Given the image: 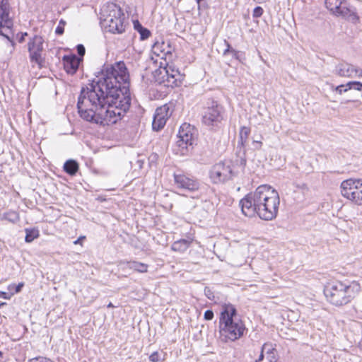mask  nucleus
Instances as JSON below:
<instances>
[{"label":"nucleus","instance_id":"f257e3e1","mask_svg":"<svg viewBox=\"0 0 362 362\" xmlns=\"http://www.w3.org/2000/svg\"><path fill=\"white\" fill-rule=\"evenodd\" d=\"M82 88L78 98L80 117L91 123L110 125L124 118L131 106L129 74L124 62L107 65L100 76Z\"/></svg>","mask_w":362,"mask_h":362},{"label":"nucleus","instance_id":"f03ea898","mask_svg":"<svg viewBox=\"0 0 362 362\" xmlns=\"http://www.w3.org/2000/svg\"><path fill=\"white\" fill-rule=\"evenodd\" d=\"M280 199L271 186L262 185L240 201L242 212L249 217L257 215L261 219L272 221L277 216Z\"/></svg>","mask_w":362,"mask_h":362},{"label":"nucleus","instance_id":"7ed1b4c3","mask_svg":"<svg viewBox=\"0 0 362 362\" xmlns=\"http://www.w3.org/2000/svg\"><path fill=\"white\" fill-rule=\"evenodd\" d=\"M218 327L219 338L225 343L240 339L246 330L245 324L238 317L236 308L230 303L222 305Z\"/></svg>","mask_w":362,"mask_h":362},{"label":"nucleus","instance_id":"20e7f679","mask_svg":"<svg viewBox=\"0 0 362 362\" xmlns=\"http://www.w3.org/2000/svg\"><path fill=\"white\" fill-rule=\"evenodd\" d=\"M359 291L360 285L356 281L346 283L334 281L325 285L324 294L332 305L342 306L350 303Z\"/></svg>","mask_w":362,"mask_h":362},{"label":"nucleus","instance_id":"39448f33","mask_svg":"<svg viewBox=\"0 0 362 362\" xmlns=\"http://www.w3.org/2000/svg\"><path fill=\"white\" fill-rule=\"evenodd\" d=\"M153 74L156 82L163 84L166 87L178 86L183 79V76L178 69L168 64H166L165 66L160 65Z\"/></svg>","mask_w":362,"mask_h":362},{"label":"nucleus","instance_id":"423d86ee","mask_svg":"<svg viewBox=\"0 0 362 362\" xmlns=\"http://www.w3.org/2000/svg\"><path fill=\"white\" fill-rule=\"evenodd\" d=\"M341 195L356 203L358 205L362 204V180L348 179L341 183Z\"/></svg>","mask_w":362,"mask_h":362},{"label":"nucleus","instance_id":"0eeeda50","mask_svg":"<svg viewBox=\"0 0 362 362\" xmlns=\"http://www.w3.org/2000/svg\"><path fill=\"white\" fill-rule=\"evenodd\" d=\"M210 178L215 184L223 183L236 176L233 165L230 160L215 164L210 170Z\"/></svg>","mask_w":362,"mask_h":362},{"label":"nucleus","instance_id":"6e6552de","mask_svg":"<svg viewBox=\"0 0 362 362\" xmlns=\"http://www.w3.org/2000/svg\"><path fill=\"white\" fill-rule=\"evenodd\" d=\"M110 13L104 19L107 30L112 33H122L124 31V13L120 7L112 5Z\"/></svg>","mask_w":362,"mask_h":362},{"label":"nucleus","instance_id":"1a4fd4ad","mask_svg":"<svg viewBox=\"0 0 362 362\" xmlns=\"http://www.w3.org/2000/svg\"><path fill=\"white\" fill-rule=\"evenodd\" d=\"M43 43V38L37 35L30 38L28 43V50L30 62L36 64L39 68H42L45 62L44 59L42 57Z\"/></svg>","mask_w":362,"mask_h":362},{"label":"nucleus","instance_id":"9d476101","mask_svg":"<svg viewBox=\"0 0 362 362\" xmlns=\"http://www.w3.org/2000/svg\"><path fill=\"white\" fill-rule=\"evenodd\" d=\"M202 122L206 126H216L223 119V107L216 102L211 100L207 103Z\"/></svg>","mask_w":362,"mask_h":362},{"label":"nucleus","instance_id":"9b49d317","mask_svg":"<svg viewBox=\"0 0 362 362\" xmlns=\"http://www.w3.org/2000/svg\"><path fill=\"white\" fill-rule=\"evenodd\" d=\"M195 132L196 129L193 126L187 123L182 124L177 134V145L182 148H187L188 146L193 145L196 141Z\"/></svg>","mask_w":362,"mask_h":362},{"label":"nucleus","instance_id":"f8f14e48","mask_svg":"<svg viewBox=\"0 0 362 362\" xmlns=\"http://www.w3.org/2000/svg\"><path fill=\"white\" fill-rule=\"evenodd\" d=\"M333 14L353 22H356L358 20L356 8L346 0H341V3Z\"/></svg>","mask_w":362,"mask_h":362},{"label":"nucleus","instance_id":"ddd939ff","mask_svg":"<svg viewBox=\"0 0 362 362\" xmlns=\"http://www.w3.org/2000/svg\"><path fill=\"white\" fill-rule=\"evenodd\" d=\"M250 133V129L247 127H243L240 131V139L238 142L237 148H240V151L238 152V156L239 159L236 160V163L238 165L244 168L246 165V158H245V149L241 152L242 148H244L245 144L247 143L249 134Z\"/></svg>","mask_w":362,"mask_h":362},{"label":"nucleus","instance_id":"4468645a","mask_svg":"<svg viewBox=\"0 0 362 362\" xmlns=\"http://www.w3.org/2000/svg\"><path fill=\"white\" fill-rule=\"evenodd\" d=\"M175 184L177 187L188 190L189 192H194L199 189V182L192 178H190L182 174H174Z\"/></svg>","mask_w":362,"mask_h":362},{"label":"nucleus","instance_id":"2eb2a0df","mask_svg":"<svg viewBox=\"0 0 362 362\" xmlns=\"http://www.w3.org/2000/svg\"><path fill=\"white\" fill-rule=\"evenodd\" d=\"M169 107L167 105L158 107L153 116L152 128L155 131H159L163 128L169 117Z\"/></svg>","mask_w":362,"mask_h":362},{"label":"nucleus","instance_id":"dca6fc26","mask_svg":"<svg viewBox=\"0 0 362 362\" xmlns=\"http://www.w3.org/2000/svg\"><path fill=\"white\" fill-rule=\"evenodd\" d=\"M81 59L76 54L63 57L64 69L69 74H74L78 69Z\"/></svg>","mask_w":362,"mask_h":362},{"label":"nucleus","instance_id":"f3484780","mask_svg":"<svg viewBox=\"0 0 362 362\" xmlns=\"http://www.w3.org/2000/svg\"><path fill=\"white\" fill-rule=\"evenodd\" d=\"M336 73L339 76L352 77L354 74H358V70L348 63H341L336 66Z\"/></svg>","mask_w":362,"mask_h":362},{"label":"nucleus","instance_id":"a211bd4d","mask_svg":"<svg viewBox=\"0 0 362 362\" xmlns=\"http://www.w3.org/2000/svg\"><path fill=\"white\" fill-rule=\"evenodd\" d=\"M153 49L157 55H159L160 53L163 54L165 60H166L168 58L170 59L172 57V47H170L169 42L165 43V42H157L154 43ZM162 58H163V57H162Z\"/></svg>","mask_w":362,"mask_h":362},{"label":"nucleus","instance_id":"6ab92c4d","mask_svg":"<svg viewBox=\"0 0 362 362\" xmlns=\"http://www.w3.org/2000/svg\"><path fill=\"white\" fill-rule=\"evenodd\" d=\"M64 170L69 175H75L79 169L78 163L73 159L66 160L64 164Z\"/></svg>","mask_w":362,"mask_h":362},{"label":"nucleus","instance_id":"aec40b11","mask_svg":"<svg viewBox=\"0 0 362 362\" xmlns=\"http://www.w3.org/2000/svg\"><path fill=\"white\" fill-rule=\"evenodd\" d=\"M191 244V241L186 239H180L173 243L172 250L183 252L187 250Z\"/></svg>","mask_w":362,"mask_h":362},{"label":"nucleus","instance_id":"412c9836","mask_svg":"<svg viewBox=\"0 0 362 362\" xmlns=\"http://www.w3.org/2000/svg\"><path fill=\"white\" fill-rule=\"evenodd\" d=\"M1 219L6 220L12 223H16L20 220L18 212L15 211H8L2 214Z\"/></svg>","mask_w":362,"mask_h":362},{"label":"nucleus","instance_id":"4be33fe9","mask_svg":"<svg viewBox=\"0 0 362 362\" xmlns=\"http://www.w3.org/2000/svg\"><path fill=\"white\" fill-rule=\"evenodd\" d=\"M25 241L31 243L39 236V230L36 228H26Z\"/></svg>","mask_w":362,"mask_h":362},{"label":"nucleus","instance_id":"5701e85b","mask_svg":"<svg viewBox=\"0 0 362 362\" xmlns=\"http://www.w3.org/2000/svg\"><path fill=\"white\" fill-rule=\"evenodd\" d=\"M128 264H129V267L135 271H137V272H141V273L147 272L148 265L146 264L136 262V261L129 262H128Z\"/></svg>","mask_w":362,"mask_h":362},{"label":"nucleus","instance_id":"b1692460","mask_svg":"<svg viewBox=\"0 0 362 362\" xmlns=\"http://www.w3.org/2000/svg\"><path fill=\"white\" fill-rule=\"evenodd\" d=\"M325 3L327 8L334 13L341 3V0H325Z\"/></svg>","mask_w":362,"mask_h":362},{"label":"nucleus","instance_id":"393cba45","mask_svg":"<svg viewBox=\"0 0 362 362\" xmlns=\"http://www.w3.org/2000/svg\"><path fill=\"white\" fill-rule=\"evenodd\" d=\"M346 87L349 88V90L355 89L357 90H362V83L359 81H350L346 84Z\"/></svg>","mask_w":362,"mask_h":362},{"label":"nucleus","instance_id":"a878e982","mask_svg":"<svg viewBox=\"0 0 362 362\" xmlns=\"http://www.w3.org/2000/svg\"><path fill=\"white\" fill-rule=\"evenodd\" d=\"M231 53L233 54V57L238 60L240 62L243 63V61L245 60V54L243 52L237 51L235 49H231Z\"/></svg>","mask_w":362,"mask_h":362},{"label":"nucleus","instance_id":"bb28decb","mask_svg":"<svg viewBox=\"0 0 362 362\" xmlns=\"http://www.w3.org/2000/svg\"><path fill=\"white\" fill-rule=\"evenodd\" d=\"M262 352L266 354V356L269 354H274L276 352V350L272 346V344L265 343L262 347Z\"/></svg>","mask_w":362,"mask_h":362},{"label":"nucleus","instance_id":"cd10ccee","mask_svg":"<svg viewBox=\"0 0 362 362\" xmlns=\"http://www.w3.org/2000/svg\"><path fill=\"white\" fill-rule=\"evenodd\" d=\"M138 33L140 34V38L142 40L148 39L151 35L150 30L144 27L140 29Z\"/></svg>","mask_w":362,"mask_h":362},{"label":"nucleus","instance_id":"c85d7f7f","mask_svg":"<svg viewBox=\"0 0 362 362\" xmlns=\"http://www.w3.org/2000/svg\"><path fill=\"white\" fill-rule=\"evenodd\" d=\"M65 24H66V22L64 20L61 19L59 23L58 26L57 27V28L55 30V33L57 35H61L64 33Z\"/></svg>","mask_w":362,"mask_h":362},{"label":"nucleus","instance_id":"c756f323","mask_svg":"<svg viewBox=\"0 0 362 362\" xmlns=\"http://www.w3.org/2000/svg\"><path fill=\"white\" fill-rule=\"evenodd\" d=\"M263 8L261 6H257L254 8L252 16L254 18H259L263 14Z\"/></svg>","mask_w":362,"mask_h":362},{"label":"nucleus","instance_id":"7c9ffc66","mask_svg":"<svg viewBox=\"0 0 362 362\" xmlns=\"http://www.w3.org/2000/svg\"><path fill=\"white\" fill-rule=\"evenodd\" d=\"M214 312L211 310H207L205 311L204 318L206 320H211L214 318Z\"/></svg>","mask_w":362,"mask_h":362},{"label":"nucleus","instance_id":"2f4dec72","mask_svg":"<svg viewBox=\"0 0 362 362\" xmlns=\"http://www.w3.org/2000/svg\"><path fill=\"white\" fill-rule=\"evenodd\" d=\"M336 92L339 93V94H342L343 93L346 92L349 90V88L346 87V85H339L335 88Z\"/></svg>","mask_w":362,"mask_h":362},{"label":"nucleus","instance_id":"473e14b6","mask_svg":"<svg viewBox=\"0 0 362 362\" xmlns=\"http://www.w3.org/2000/svg\"><path fill=\"white\" fill-rule=\"evenodd\" d=\"M149 360L151 362H158L160 360L158 353L157 351L152 353L149 356Z\"/></svg>","mask_w":362,"mask_h":362},{"label":"nucleus","instance_id":"72a5a7b5","mask_svg":"<svg viewBox=\"0 0 362 362\" xmlns=\"http://www.w3.org/2000/svg\"><path fill=\"white\" fill-rule=\"evenodd\" d=\"M76 50L79 56L83 57L85 54V47L83 45H78L76 46Z\"/></svg>","mask_w":362,"mask_h":362},{"label":"nucleus","instance_id":"f704fd0d","mask_svg":"<svg viewBox=\"0 0 362 362\" xmlns=\"http://www.w3.org/2000/svg\"><path fill=\"white\" fill-rule=\"evenodd\" d=\"M30 362H53L49 358L44 357H38L31 359Z\"/></svg>","mask_w":362,"mask_h":362},{"label":"nucleus","instance_id":"c9c22d12","mask_svg":"<svg viewBox=\"0 0 362 362\" xmlns=\"http://www.w3.org/2000/svg\"><path fill=\"white\" fill-rule=\"evenodd\" d=\"M204 293L206 295V296L211 300L214 298V293L213 292L211 291V289L208 287H206L205 289H204Z\"/></svg>","mask_w":362,"mask_h":362},{"label":"nucleus","instance_id":"e433bc0d","mask_svg":"<svg viewBox=\"0 0 362 362\" xmlns=\"http://www.w3.org/2000/svg\"><path fill=\"white\" fill-rule=\"evenodd\" d=\"M276 353V352H274V354H269V355L266 356L269 362H277Z\"/></svg>","mask_w":362,"mask_h":362},{"label":"nucleus","instance_id":"4c0bfd02","mask_svg":"<svg viewBox=\"0 0 362 362\" xmlns=\"http://www.w3.org/2000/svg\"><path fill=\"white\" fill-rule=\"evenodd\" d=\"M224 42L226 45L227 48L223 51V54L226 55L228 53H231V49H233L230 47V44L226 40H225Z\"/></svg>","mask_w":362,"mask_h":362},{"label":"nucleus","instance_id":"58836bf2","mask_svg":"<svg viewBox=\"0 0 362 362\" xmlns=\"http://www.w3.org/2000/svg\"><path fill=\"white\" fill-rule=\"evenodd\" d=\"M134 29L139 32V30H140V29H141L143 28L142 25L139 23V21H134Z\"/></svg>","mask_w":362,"mask_h":362},{"label":"nucleus","instance_id":"ea45409f","mask_svg":"<svg viewBox=\"0 0 362 362\" xmlns=\"http://www.w3.org/2000/svg\"><path fill=\"white\" fill-rule=\"evenodd\" d=\"M296 187L300 189L302 192L304 193L305 191L308 190V186L305 183H302L301 185H297Z\"/></svg>","mask_w":362,"mask_h":362},{"label":"nucleus","instance_id":"a19ab883","mask_svg":"<svg viewBox=\"0 0 362 362\" xmlns=\"http://www.w3.org/2000/svg\"><path fill=\"white\" fill-rule=\"evenodd\" d=\"M0 298H3L4 299H9L11 298V295L4 291H0Z\"/></svg>","mask_w":362,"mask_h":362},{"label":"nucleus","instance_id":"79ce46f5","mask_svg":"<svg viewBox=\"0 0 362 362\" xmlns=\"http://www.w3.org/2000/svg\"><path fill=\"white\" fill-rule=\"evenodd\" d=\"M253 144L255 145V148L256 149H259L261 148L262 142L258 141H253Z\"/></svg>","mask_w":362,"mask_h":362},{"label":"nucleus","instance_id":"37998d69","mask_svg":"<svg viewBox=\"0 0 362 362\" xmlns=\"http://www.w3.org/2000/svg\"><path fill=\"white\" fill-rule=\"evenodd\" d=\"M23 286V283H19L16 286V293H18L21 291L22 288Z\"/></svg>","mask_w":362,"mask_h":362},{"label":"nucleus","instance_id":"c03bdc74","mask_svg":"<svg viewBox=\"0 0 362 362\" xmlns=\"http://www.w3.org/2000/svg\"><path fill=\"white\" fill-rule=\"evenodd\" d=\"M264 353L262 352V351L261 354L259 355V357L258 360H257L256 362H261L262 361V359L264 358Z\"/></svg>","mask_w":362,"mask_h":362},{"label":"nucleus","instance_id":"a18cd8bd","mask_svg":"<svg viewBox=\"0 0 362 362\" xmlns=\"http://www.w3.org/2000/svg\"><path fill=\"white\" fill-rule=\"evenodd\" d=\"M27 35H28L27 33H25L24 34H23L18 40L19 42H21V43L23 42L25 40V36H26Z\"/></svg>","mask_w":362,"mask_h":362},{"label":"nucleus","instance_id":"49530a36","mask_svg":"<svg viewBox=\"0 0 362 362\" xmlns=\"http://www.w3.org/2000/svg\"><path fill=\"white\" fill-rule=\"evenodd\" d=\"M85 238V236H81L80 238H78L75 242H74V244H77L81 240L84 239Z\"/></svg>","mask_w":362,"mask_h":362},{"label":"nucleus","instance_id":"de8ad7c7","mask_svg":"<svg viewBox=\"0 0 362 362\" xmlns=\"http://www.w3.org/2000/svg\"><path fill=\"white\" fill-rule=\"evenodd\" d=\"M254 1H255V2H257V3L260 4V3H262V2L266 1L267 0H254Z\"/></svg>","mask_w":362,"mask_h":362},{"label":"nucleus","instance_id":"09e8293b","mask_svg":"<svg viewBox=\"0 0 362 362\" xmlns=\"http://www.w3.org/2000/svg\"><path fill=\"white\" fill-rule=\"evenodd\" d=\"M115 306L113 305V304L112 303H110L108 305H107V308H114Z\"/></svg>","mask_w":362,"mask_h":362},{"label":"nucleus","instance_id":"8fccbe9b","mask_svg":"<svg viewBox=\"0 0 362 362\" xmlns=\"http://www.w3.org/2000/svg\"><path fill=\"white\" fill-rule=\"evenodd\" d=\"M6 303H4V302H1L0 303V308L3 307L4 305H5Z\"/></svg>","mask_w":362,"mask_h":362},{"label":"nucleus","instance_id":"3c124183","mask_svg":"<svg viewBox=\"0 0 362 362\" xmlns=\"http://www.w3.org/2000/svg\"><path fill=\"white\" fill-rule=\"evenodd\" d=\"M360 346L362 347V341L360 342Z\"/></svg>","mask_w":362,"mask_h":362},{"label":"nucleus","instance_id":"603ef678","mask_svg":"<svg viewBox=\"0 0 362 362\" xmlns=\"http://www.w3.org/2000/svg\"><path fill=\"white\" fill-rule=\"evenodd\" d=\"M2 355V352L0 351V356H1Z\"/></svg>","mask_w":362,"mask_h":362}]
</instances>
